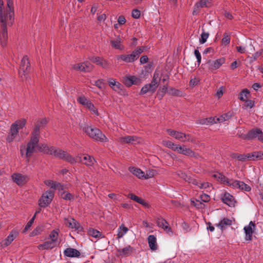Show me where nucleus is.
Wrapping results in <instances>:
<instances>
[{
	"mask_svg": "<svg viewBox=\"0 0 263 263\" xmlns=\"http://www.w3.org/2000/svg\"><path fill=\"white\" fill-rule=\"evenodd\" d=\"M64 255L68 257L79 258L81 256V253L76 249L69 247L64 251Z\"/></svg>",
	"mask_w": 263,
	"mask_h": 263,
	"instance_id": "obj_18",
	"label": "nucleus"
},
{
	"mask_svg": "<svg viewBox=\"0 0 263 263\" xmlns=\"http://www.w3.org/2000/svg\"><path fill=\"white\" fill-rule=\"evenodd\" d=\"M158 77V73L155 72L154 74L153 78L151 83L149 84L152 88L153 89V90L155 91L156 90L158 86V82L157 80V78Z\"/></svg>",
	"mask_w": 263,
	"mask_h": 263,
	"instance_id": "obj_36",
	"label": "nucleus"
},
{
	"mask_svg": "<svg viewBox=\"0 0 263 263\" xmlns=\"http://www.w3.org/2000/svg\"><path fill=\"white\" fill-rule=\"evenodd\" d=\"M140 14L141 13L139 10L137 9L133 10L132 12V16L133 18L136 19L139 18L140 16Z\"/></svg>",
	"mask_w": 263,
	"mask_h": 263,
	"instance_id": "obj_61",
	"label": "nucleus"
},
{
	"mask_svg": "<svg viewBox=\"0 0 263 263\" xmlns=\"http://www.w3.org/2000/svg\"><path fill=\"white\" fill-rule=\"evenodd\" d=\"M54 197V192L51 190L46 191L42 196V198L40 199L41 202L39 205L41 207L47 206L51 202Z\"/></svg>",
	"mask_w": 263,
	"mask_h": 263,
	"instance_id": "obj_9",
	"label": "nucleus"
},
{
	"mask_svg": "<svg viewBox=\"0 0 263 263\" xmlns=\"http://www.w3.org/2000/svg\"><path fill=\"white\" fill-rule=\"evenodd\" d=\"M122 142L125 143H132L135 144L136 143H139L140 142V139L134 136H128L125 137H122Z\"/></svg>",
	"mask_w": 263,
	"mask_h": 263,
	"instance_id": "obj_24",
	"label": "nucleus"
},
{
	"mask_svg": "<svg viewBox=\"0 0 263 263\" xmlns=\"http://www.w3.org/2000/svg\"><path fill=\"white\" fill-rule=\"evenodd\" d=\"M230 36L227 34L226 33L224 34V36L222 39V43L224 45H228L230 42Z\"/></svg>",
	"mask_w": 263,
	"mask_h": 263,
	"instance_id": "obj_53",
	"label": "nucleus"
},
{
	"mask_svg": "<svg viewBox=\"0 0 263 263\" xmlns=\"http://www.w3.org/2000/svg\"><path fill=\"white\" fill-rule=\"evenodd\" d=\"M57 244L53 242V241L49 240L45 241L42 244H40L38 246L40 250H49L54 248Z\"/></svg>",
	"mask_w": 263,
	"mask_h": 263,
	"instance_id": "obj_25",
	"label": "nucleus"
},
{
	"mask_svg": "<svg viewBox=\"0 0 263 263\" xmlns=\"http://www.w3.org/2000/svg\"><path fill=\"white\" fill-rule=\"evenodd\" d=\"M103 58L97 57H92L90 59V60L94 63L97 65H100L102 61L103 60Z\"/></svg>",
	"mask_w": 263,
	"mask_h": 263,
	"instance_id": "obj_60",
	"label": "nucleus"
},
{
	"mask_svg": "<svg viewBox=\"0 0 263 263\" xmlns=\"http://www.w3.org/2000/svg\"><path fill=\"white\" fill-rule=\"evenodd\" d=\"M19 234L17 230H12L9 235L1 243V246L4 248L9 246L11 242L16 238Z\"/></svg>",
	"mask_w": 263,
	"mask_h": 263,
	"instance_id": "obj_11",
	"label": "nucleus"
},
{
	"mask_svg": "<svg viewBox=\"0 0 263 263\" xmlns=\"http://www.w3.org/2000/svg\"><path fill=\"white\" fill-rule=\"evenodd\" d=\"M40 139L31 136L29 142L27 145L26 148L25 157L28 161L29 160L31 156L35 152V147H37Z\"/></svg>",
	"mask_w": 263,
	"mask_h": 263,
	"instance_id": "obj_7",
	"label": "nucleus"
},
{
	"mask_svg": "<svg viewBox=\"0 0 263 263\" xmlns=\"http://www.w3.org/2000/svg\"><path fill=\"white\" fill-rule=\"evenodd\" d=\"M109 86L115 91H119L122 89V85L118 82H116L114 79H110L108 81Z\"/></svg>",
	"mask_w": 263,
	"mask_h": 263,
	"instance_id": "obj_28",
	"label": "nucleus"
},
{
	"mask_svg": "<svg viewBox=\"0 0 263 263\" xmlns=\"http://www.w3.org/2000/svg\"><path fill=\"white\" fill-rule=\"evenodd\" d=\"M191 203L192 205L197 209H204L205 208V204L203 203L200 199L191 200Z\"/></svg>",
	"mask_w": 263,
	"mask_h": 263,
	"instance_id": "obj_41",
	"label": "nucleus"
},
{
	"mask_svg": "<svg viewBox=\"0 0 263 263\" xmlns=\"http://www.w3.org/2000/svg\"><path fill=\"white\" fill-rule=\"evenodd\" d=\"M128 58V54H121V55H118L117 57V59L118 60H121L123 61H124L125 62L129 63V59Z\"/></svg>",
	"mask_w": 263,
	"mask_h": 263,
	"instance_id": "obj_62",
	"label": "nucleus"
},
{
	"mask_svg": "<svg viewBox=\"0 0 263 263\" xmlns=\"http://www.w3.org/2000/svg\"><path fill=\"white\" fill-rule=\"evenodd\" d=\"M14 21V18L12 20L5 19L4 23H1L0 25V42L2 47H4L7 45L8 39L7 26H12Z\"/></svg>",
	"mask_w": 263,
	"mask_h": 263,
	"instance_id": "obj_4",
	"label": "nucleus"
},
{
	"mask_svg": "<svg viewBox=\"0 0 263 263\" xmlns=\"http://www.w3.org/2000/svg\"><path fill=\"white\" fill-rule=\"evenodd\" d=\"M232 224V220L231 219L228 218H223L217 224H216V226L222 231L224 229H226L228 226H231Z\"/></svg>",
	"mask_w": 263,
	"mask_h": 263,
	"instance_id": "obj_22",
	"label": "nucleus"
},
{
	"mask_svg": "<svg viewBox=\"0 0 263 263\" xmlns=\"http://www.w3.org/2000/svg\"><path fill=\"white\" fill-rule=\"evenodd\" d=\"M86 107L91 111L93 114L98 115L97 109L95 107L94 105L90 102L87 104Z\"/></svg>",
	"mask_w": 263,
	"mask_h": 263,
	"instance_id": "obj_47",
	"label": "nucleus"
},
{
	"mask_svg": "<svg viewBox=\"0 0 263 263\" xmlns=\"http://www.w3.org/2000/svg\"><path fill=\"white\" fill-rule=\"evenodd\" d=\"M88 234L96 238L103 237L101 232L93 228H89L88 230Z\"/></svg>",
	"mask_w": 263,
	"mask_h": 263,
	"instance_id": "obj_31",
	"label": "nucleus"
},
{
	"mask_svg": "<svg viewBox=\"0 0 263 263\" xmlns=\"http://www.w3.org/2000/svg\"><path fill=\"white\" fill-rule=\"evenodd\" d=\"M134 251L135 249L130 245H128L123 249H117L119 255L124 257L130 256Z\"/></svg>",
	"mask_w": 263,
	"mask_h": 263,
	"instance_id": "obj_21",
	"label": "nucleus"
},
{
	"mask_svg": "<svg viewBox=\"0 0 263 263\" xmlns=\"http://www.w3.org/2000/svg\"><path fill=\"white\" fill-rule=\"evenodd\" d=\"M208 2V0H201L198 3H197L196 4V6H197V7H201V8H203V7H207V3Z\"/></svg>",
	"mask_w": 263,
	"mask_h": 263,
	"instance_id": "obj_63",
	"label": "nucleus"
},
{
	"mask_svg": "<svg viewBox=\"0 0 263 263\" xmlns=\"http://www.w3.org/2000/svg\"><path fill=\"white\" fill-rule=\"evenodd\" d=\"M45 151H46V153L50 154L51 155H53L59 159L64 160L71 164L79 162L78 157L76 158L72 157L66 152L59 148H50V149H49L48 147H46Z\"/></svg>",
	"mask_w": 263,
	"mask_h": 263,
	"instance_id": "obj_1",
	"label": "nucleus"
},
{
	"mask_svg": "<svg viewBox=\"0 0 263 263\" xmlns=\"http://www.w3.org/2000/svg\"><path fill=\"white\" fill-rule=\"evenodd\" d=\"M194 54L197 59V62L198 63V66L200 64L201 62V55L198 49H195L194 50Z\"/></svg>",
	"mask_w": 263,
	"mask_h": 263,
	"instance_id": "obj_59",
	"label": "nucleus"
},
{
	"mask_svg": "<svg viewBox=\"0 0 263 263\" xmlns=\"http://www.w3.org/2000/svg\"><path fill=\"white\" fill-rule=\"evenodd\" d=\"M199 199L202 202H208L210 200V197L206 194H202L200 196Z\"/></svg>",
	"mask_w": 263,
	"mask_h": 263,
	"instance_id": "obj_58",
	"label": "nucleus"
},
{
	"mask_svg": "<svg viewBox=\"0 0 263 263\" xmlns=\"http://www.w3.org/2000/svg\"><path fill=\"white\" fill-rule=\"evenodd\" d=\"M147 241L150 249L152 250H156L158 248V246L156 242V238L153 235L148 236L147 238Z\"/></svg>",
	"mask_w": 263,
	"mask_h": 263,
	"instance_id": "obj_27",
	"label": "nucleus"
},
{
	"mask_svg": "<svg viewBox=\"0 0 263 263\" xmlns=\"http://www.w3.org/2000/svg\"><path fill=\"white\" fill-rule=\"evenodd\" d=\"M144 51L143 47H140L134 50L132 53L128 55L129 62H133L139 57L141 53Z\"/></svg>",
	"mask_w": 263,
	"mask_h": 263,
	"instance_id": "obj_20",
	"label": "nucleus"
},
{
	"mask_svg": "<svg viewBox=\"0 0 263 263\" xmlns=\"http://www.w3.org/2000/svg\"><path fill=\"white\" fill-rule=\"evenodd\" d=\"M43 230L42 226L37 227L31 233V236H36L40 234Z\"/></svg>",
	"mask_w": 263,
	"mask_h": 263,
	"instance_id": "obj_52",
	"label": "nucleus"
},
{
	"mask_svg": "<svg viewBox=\"0 0 263 263\" xmlns=\"http://www.w3.org/2000/svg\"><path fill=\"white\" fill-rule=\"evenodd\" d=\"M250 95V92L248 89H244L242 91L240 92L239 95V99L243 101H246L249 97Z\"/></svg>",
	"mask_w": 263,
	"mask_h": 263,
	"instance_id": "obj_40",
	"label": "nucleus"
},
{
	"mask_svg": "<svg viewBox=\"0 0 263 263\" xmlns=\"http://www.w3.org/2000/svg\"><path fill=\"white\" fill-rule=\"evenodd\" d=\"M58 229L53 230L52 231L49 235V238H50V240L53 241V242L57 244L58 237L59 235Z\"/></svg>",
	"mask_w": 263,
	"mask_h": 263,
	"instance_id": "obj_39",
	"label": "nucleus"
},
{
	"mask_svg": "<svg viewBox=\"0 0 263 263\" xmlns=\"http://www.w3.org/2000/svg\"><path fill=\"white\" fill-rule=\"evenodd\" d=\"M199 83V80L197 78H195L194 79H192L190 81V85L192 87H194L196 85H197Z\"/></svg>",
	"mask_w": 263,
	"mask_h": 263,
	"instance_id": "obj_64",
	"label": "nucleus"
},
{
	"mask_svg": "<svg viewBox=\"0 0 263 263\" xmlns=\"http://www.w3.org/2000/svg\"><path fill=\"white\" fill-rule=\"evenodd\" d=\"M240 181L238 180H228L227 182V185L230 186H232L234 189H239L240 187Z\"/></svg>",
	"mask_w": 263,
	"mask_h": 263,
	"instance_id": "obj_43",
	"label": "nucleus"
},
{
	"mask_svg": "<svg viewBox=\"0 0 263 263\" xmlns=\"http://www.w3.org/2000/svg\"><path fill=\"white\" fill-rule=\"evenodd\" d=\"M156 223L157 226L166 231L167 232H171L172 229L168 226L167 221L161 217H157L156 219Z\"/></svg>",
	"mask_w": 263,
	"mask_h": 263,
	"instance_id": "obj_19",
	"label": "nucleus"
},
{
	"mask_svg": "<svg viewBox=\"0 0 263 263\" xmlns=\"http://www.w3.org/2000/svg\"><path fill=\"white\" fill-rule=\"evenodd\" d=\"M36 147H37L39 148V151L44 152V153L47 154H49V155H50V154L46 153V151H45L46 148L48 147L49 149H50V148H55L53 146H50L49 147V146H47L46 145H44V144H42L41 146L38 145V144H37Z\"/></svg>",
	"mask_w": 263,
	"mask_h": 263,
	"instance_id": "obj_57",
	"label": "nucleus"
},
{
	"mask_svg": "<svg viewBox=\"0 0 263 263\" xmlns=\"http://www.w3.org/2000/svg\"><path fill=\"white\" fill-rule=\"evenodd\" d=\"M77 101L81 104L86 106L89 102V100L87 99L85 96H82L78 98Z\"/></svg>",
	"mask_w": 263,
	"mask_h": 263,
	"instance_id": "obj_46",
	"label": "nucleus"
},
{
	"mask_svg": "<svg viewBox=\"0 0 263 263\" xmlns=\"http://www.w3.org/2000/svg\"><path fill=\"white\" fill-rule=\"evenodd\" d=\"M213 177L217 179V180L220 181L221 183L227 184V182L228 180V179L224 175H223L221 173H218L217 174L213 175Z\"/></svg>",
	"mask_w": 263,
	"mask_h": 263,
	"instance_id": "obj_35",
	"label": "nucleus"
},
{
	"mask_svg": "<svg viewBox=\"0 0 263 263\" xmlns=\"http://www.w3.org/2000/svg\"><path fill=\"white\" fill-rule=\"evenodd\" d=\"M252 156L254 157V160H262L261 151L252 152Z\"/></svg>",
	"mask_w": 263,
	"mask_h": 263,
	"instance_id": "obj_56",
	"label": "nucleus"
},
{
	"mask_svg": "<svg viewBox=\"0 0 263 263\" xmlns=\"http://www.w3.org/2000/svg\"><path fill=\"white\" fill-rule=\"evenodd\" d=\"M209 36V33L208 32H205L204 31L202 32L201 34V38L199 40V42L201 44L204 43L208 38Z\"/></svg>",
	"mask_w": 263,
	"mask_h": 263,
	"instance_id": "obj_51",
	"label": "nucleus"
},
{
	"mask_svg": "<svg viewBox=\"0 0 263 263\" xmlns=\"http://www.w3.org/2000/svg\"><path fill=\"white\" fill-rule=\"evenodd\" d=\"M51 188H52L54 190L57 189L59 191L63 192V191H64V190L65 187L64 185V184H63L61 183L54 182V183H52V184L51 185Z\"/></svg>",
	"mask_w": 263,
	"mask_h": 263,
	"instance_id": "obj_45",
	"label": "nucleus"
},
{
	"mask_svg": "<svg viewBox=\"0 0 263 263\" xmlns=\"http://www.w3.org/2000/svg\"><path fill=\"white\" fill-rule=\"evenodd\" d=\"M231 157L233 158H236L239 161H244L243 154H239L238 153H232Z\"/></svg>",
	"mask_w": 263,
	"mask_h": 263,
	"instance_id": "obj_55",
	"label": "nucleus"
},
{
	"mask_svg": "<svg viewBox=\"0 0 263 263\" xmlns=\"http://www.w3.org/2000/svg\"><path fill=\"white\" fill-rule=\"evenodd\" d=\"M79 162H82L87 166H92L96 162L93 157L88 155H83L78 157Z\"/></svg>",
	"mask_w": 263,
	"mask_h": 263,
	"instance_id": "obj_15",
	"label": "nucleus"
},
{
	"mask_svg": "<svg viewBox=\"0 0 263 263\" xmlns=\"http://www.w3.org/2000/svg\"><path fill=\"white\" fill-rule=\"evenodd\" d=\"M64 224L68 227L74 229L78 231H82L83 227L80 224V223L74 219L72 218H64Z\"/></svg>",
	"mask_w": 263,
	"mask_h": 263,
	"instance_id": "obj_13",
	"label": "nucleus"
},
{
	"mask_svg": "<svg viewBox=\"0 0 263 263\" xmlns=\"http://www.w3.org/2000/svg\"><path fill=\"white\" fill-rule=\"evenodd\" d=\"M82 129L90 138L98 142H106L107 138L102 132L97 128H93L88 125H84Z\"/></svg>",
	"mask_w": 263,
	"mask_h": 263,
	"instance_id": "obj_2",
	"label": "nucleus"
},
{
	"mask_svg": "<svg viewBox=\"0 0 263 263\" xmlns=\"http://www.w3.org/2000/svg\"><path fill=\"white\" fill-rule=\"evenodd\" d=\"M27 121L25 119H22L21 120H16L12 124L15 125L18 129H22L26 125Z\"/></svg>",
	"mask_w": 263,
	"mask_h": 263,
	"instance_id": "obj_38",
	"label": "nucleus"
},
{
	"mask_svg": "<svg viewBox=\"0 0 263 263\" xmlns=\"http://www.w3.org/2000/svg\"><path fill=\"white\" fill-rule=\"evenodd\" d=\"M222 201L229 205V206L233 207L235 206V200L234 197L228 193H225L221 195V197Z\"/></svg>",
	"mask_w": 263,
	"mask_h": 263,
	"instance_id": "obj_17",
	"label": "nucleus"
},
{
	"mask_svg": "<svg viewBox=\"0 0 263 263\" xmlns=\"http://www.w3.org/2000/svg\"><path fill=\"white\" fill-rule=\"evenodd\" d=\"M61 197L66 200H72L74 199V196L66 191H63L61 195Z\"/></svg>",
	"mask_w": 263,
	"mask_h": 263,
	"instance_id": "obj_42",
	"label": "nucleus"
},
{
	"mask_svg": "<svg viewBox=\"0 0 263 263\" xmlns=\"http://www.w3.org/2000/svg\"><path fill=\"white\" fill-rule=\"evenodd\" d=\"M256 229L254 221H251L249 225L244 227L243 230L245 233V239L247 241H251L252 239V235L254 231Z\"/></svg>",
	"mask_w": 263,
	"mask_h": 263,
	"instance_id": "obj_12",
	"label": "nucleus"
},
{
	"mask_svg": "<svg viewBox=\"0 0 263 263\" xmlns=\"http://www.w3.org/2000/svg\"><path fill=\"white\" fill-rule=\"evenodd\" d=\"M73 68L81 71L88 72L92 69V65L88 62H85L74 65Z\"/></svg>",
	"mask_w": 263,
	"mask_h": 263,
	"instance_id": "obj_16",
	"label": "nucleus"
},
{
	"mask_svg": "<svg viewBox=\"0 0 263 263\" xmlns=\"http://www.w3.org/2000/svg\"><path fill=\"white\" fill-rule=\"evenodd\" d=\"M239 183H240V187H239V189L246 192H249L251 191V187L249 185L246 184L244 182L240 181Z\"/></svg>",
	"mask_w": 263,
	"mask_h": 263,
	"instance_id": "obj_50",
	"label": "nucleus"
},
{
	"mask_svg": "<svg viewBox=\"0 0 263 263\" xmlns=\"http://www.w3.org/2000/svg\"><path fill=\"white\" fill-rule=\"evenodd\" d=\"M129 171L138 178H144V173L141 169L135 167H129Z\"/></svg>",
	"mask_w": 263,
	"mask_h": 263,
	"instance_id": "obj_26",
	"label": "nucleus"
},
{
	"mask_svg": "<svg viewBox=\"0 0 263 263\" xmlns=\"http://www.w3.org/2000/svg\"><path fill=\"white\" fill-rule=\"evenodd\" d=\"M217 121L215 118L210 117L201 119L199 121V123L201 124L211 125L214 123H216Z\"/></svg>",
	"mask_w": 263,
	"mask_h": 263,
	"instance_id": "obj_34",
	"label": "nucleus"
},
{
	"mask_svg": "<svg viewBox=\"0 0 263 263\" xmlns=\"http://www.w3.org/2000/svg\"><path fill=\"white\" fill-rule=\"evenodd\" d=\"M190 135L177 131L174 138L182 142L191 141Z\"/></svg>",
	"mask_w": 263,
	"mask_h": 263,
	"instance_id": "obj_29",
	"label": "nucleus"
},
{
	"mask_svg": "<svg viewBox=\"0 0 263 263\" xmlns=\"http://www.w3.org/2000/svg\"><path fill=\"white\" fill-rule=\"evenodd\" d=\"M48 121L45 118L39 119L34 124L31 136L40 139V130L45 127Z\"/></svg>",
	"mask_w": 263,
	"mask_h": 263,
	"instance_id": "obj_8",
	"label": "nucleus"
},
{
	"mask_svg": "<svg viewBox=\"0 0 263 263\" xmlns=\"http://www.w3.org/2000/svg\"><path fill=\"white\" fill-rule=\"evenodd\" d=\"M225 59L221 58L216 60L209 59L202 64L203 69L210 72H213L214 70L218 69L220 67L225 63Z\"/></svg>",
	"mask_w": 263,
	"mask_h": 263,
	"instance_id": "obj_6",
	"label": "nucleus"
},
{
	"mask_svg": "<svg viewBox=\"0 0 263 263\" xmlns=\"http://www.w3.org/2000/svg\"><path fill=\"white\" fill-rule=\"evenodd\" d=\"M127 197L129 198H130L131 199L133 200L134 201L141 204L145 208L149 207L148 204L144 199L138 197L137 196L135 195L134 194L129 193L128 194Z\"/></svg>",
	"mask_w": 263,
	"mask_h": 263,
	"instance_id": "obj_23",
	"label": "nucleus"
},
{
	"mask_svg": "<svg viewBox=\"0 0 263 263\" xmlns=\"http://www.w3.org/2000/svg\"><path fill=\"white\" fill-rule=\"evenodd\" d=\"M121 42V39L119 36H118L116 40L111 41L110 43L112 46L117 49H121L120 43Z\"/></svg>",
	"mask_w": 263,
	"mask_h": 263,
	"instance_id": "obj_44",
	"label": "nucleus"
},
{
	"mask_svg": "<svg viewBox=\"0 0 263 263\" xmlns=\"http://www.w3.org/2000/svg\"><path fill=\"white\" fill-rule=\"evenodd\" d=\"M156 171L154 170H150L146 171V173L144 174V179H148L153 177L156 174Z\"/></svg>",
	"mask_w": 263,
	"mask_h": 263,
	"instance_id": "obj_54",
	"label": "nucleus"
},
{
	"mask_svg": "<svg viewBox=\"0 0 263 263\" xmlns=\"http://www.w3.org/2000/svg\"><path fill=\"white\" fill-rule=\"evenodd\" d=\"M13 181L18 185H24L28 180L27 176L23 175L20 173H15L12 175Z\"/></svg>",
	"mask_w": 263,
	"mask_h": 263,
	"instance_id": "obj_14",
	"label": "nucleus"
},
{
	"mask_svg": "<svg viewBox=\"0 0 263 263\" xmlns=\"http://www.w3.org/2000/svg\"><path fill=\"white\" fill-rule=\"evenodd\" d=\"M7 5L6 10L4 11V3L0 0V23H4L5 19L12 20L14 18L13 0H7Z\"/></svg>",
	"mask_w": 263,
	"mask_h": 263,
	"instance_id": "obj_3",
	"label": "nucleus"
},
{
	"mask_svg": "<svg viewBox=\"0 0 263 263\" xmlns=\"http://www.w3.org/2000/svg\"><path fill=\"white\" fill-rule=\"evenodd\" d=\"M139 79L135 76L126 77L124 80V84L127 87H130L133 84H137Z\"/></svg>",
	"mask_w": 263,
	"mask_h": 263,
	"instance_id": "obj_30",
	"label": "nucleus"
},
{
	"mask_svg": "<svg viewBox=\"0 0 263 263\" xmlns=\"http://www.w3.org/2000/svg\"><path fill=\"white\" fill-rule=\"evenodd\" d=\"M35 218V214H34L33 216L31 218V219L27 222L24 229L23 231V233L26 232V231L30 228V227L32 226V224L34 222Z\"/></svg>",
	"mask_w": 263,
	"mask_h": 263,
	"instance_id": "obj_49",
	"label": "nucleus"
},
{
	"mask_svg": "<svg viewBox=\"0 0 263 263\" xmlns=\"http://www.w3.org/2000/svg\"><path fill=\"white\" fill-rule=\"evenodd\" d=\"M30 64L27 55L23 57L21 60L18 70V74L23 81L27 80L28 78V73L30 70Z\"/></svg>",
	"mask_w": 263,
	"mask_h": 263,
	"instance_id": "obj_5",
	"label": "nucleus"
},
{
	"mask_svg": "<svg viewBox=\"0 0 263 263\" xmlns=\"http://www.w3.org/2000/svg\"><path fill=\"white\" fill-rule=\"evenodd\" d=\"M247 138V140L257 138L259 141L263 142V132L260 128H253L248 132Z\"/></svg>",
	"mask_w": 263,
	"mask_h": 263,
	"instance_id": "obj_10",
	"label": "nucleus"
},
{
	"mask_svg": "<svg viewBox=\"0 0 263 263\" xmlns=\"http://www.w3.org/2000/svg\"><path fill=\"white\" fill-rule=\"evenodd\" d=\"M178 175L186 182H191V176H188L185 173L180 171Z\"/></svg>",
	"mask_w": 263,
	"mask_h": 263,
	"instance_id": "obj_48",
	"label": "nucleus"
},
{
	"mask_svg": "<svg viewBox=\"0 0 263 263\" xmlns=\"http://www.w3.org/2000/svg\"><path fill=\"white\" fill-rule=\"evenodd\" d=\"M181 154L196 158H197L199 156L198 154L194 153L191 149L187 148L185 146L181 152Z\"/></svg>",
	"mask_w": 263,
	"mask_h": 263,
	"instance_id": "obj_32",
	"label": "nucleus"
},
{
	"mask_svg": "<svg viewBox=\"0 0 263 263\" xmlns=\"http://www.w3.org/2000/svg\"><path fill=\"white\" fill-rule=\"evenodd\" d=\"M151 92L152 93H153L154 92H155L154 90H153V89L152 88V86L149 85V84H146L141 89L140 91V95H144L147 92Z\"/></svg>",
	"mask_w": 263,
	"mask_h": 263,
	"instance_id": "obj_37",
	"label": "nucleus"
},
{
	"mask_svg": "<svg viewBox=\"0 0 263 263\" xmlns=\"http://www.w3.org/2000/svg\"><path fill=\"white\" fill-rule=\"evenodd\" d=\"M167 93L168 95L177 97H181L183 95L182 92L181 90L173 87H169L167 91Z\"/></svg>",
	"mask_w": 263,
	"mask_h": 263,
	"instance_id": "obj_33",
	"label": "nucleus"
}]
</instances>
